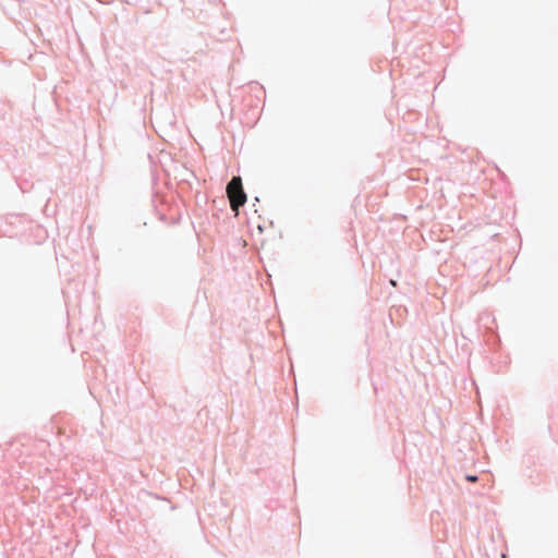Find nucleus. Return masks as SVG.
<instances>
[{"label": "nucleus", "mask_w": 558, "mask_h": 558, "mask_svg": "<svg viewBox=\"0 0 558 558\" xmlns=\"http://www.w3.org/2000/svg\"><path fill=\"white\" fill-rule=\"evenodd\" d=\"M226 192L230 202V207L235 213V216H238L239 208L246 202V194L243 190L242 179L240 177H233L228 183Z\"/></svg>", "instance_id": "nucleus-1"}, {"label": "nucleus", "mask_w": 558, "mask_h": 558, "mask_svg": "<svg viewBox=\"0 0 558 558\" xmlns=\"http://www.w3.org/2000/svg\"><path fill=\"white\" fill-rule=\"evenodd\" d=\"M466 478L470 482H475L477 480L476 476H468Z\"/></svg>", "instance_id": "nucleus-2"}, {"label": "nucleus", "mask_w": 558, "mask_h": 558, "mask_svg": "<svg viewBox=\"0 0 558 558\" xmlns=\"http://www.w3.org/2000/svg\"><path fill=\"white\" fill-rule=\"evenodd\" d=\"M391 286L396 287L397 282L395 280H390Z\"/></svg>", "instance_id": "nucleus-3"}]
</instances>
